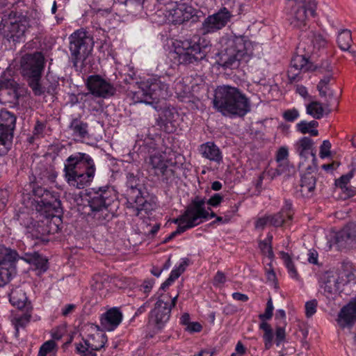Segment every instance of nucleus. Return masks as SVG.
I'll return each instance as SVG.
<instances>
[{"label": "nucleus", "instance_id": "f257e3e1", "mask_svg": "<svg viewBox=\"0 0 356 356\" xmlns=\"http://www.w3.org/2000/svg\"><path fill=\"white\" fill-rule=\"evenodd\" d=\"M257 44L245 36H230L222 39V47L217 54V63L225 68L236 69L246 64L254 56Z\"/></svg>", "mask_w": 356, "mask_h": 356}, {"label": "nucleus", "instance_id": "f03ea898", "mask_svg": "<svg viewBox=\"0 0 356 356\" xmlns=\"http://www.w3.org/2000/svg\"><path fill=\"white\" fill-rule=\"evenodd\" d=\"M93 159L87 154L76 152L64 162V178L71 187L82 189L89 186L95 175Z\"/></svg>", "mask_w": 356, "mask_h": 356}, {"label": "nucleus", "instance_id": "7ed1b4c3", "mask_svg": "<svg viewBox=\"0 0 356 356\" xmlns=\"http://www.w3.org/2000/svg\"><path fill=\"white\" fill-rule=\"evenodd\" d=\"M213 106L224 116H243L250 110V101L245 94L229 85L216 89Z\"/></svg>", "mask_w": 356, "mask_h": 356}, {"label": "nucleus", "instance_id": "20e7f679", "mask_svg": "<svg viewBox=\"0 0 356 356\" xmlns=\"http://www.w3.org/2000/svg\"><path fill=\"white\" fill-rule=\"evenodd\" d=\"M136 85V89L128 93L134 103L152 105L170 95L168 85L160 77L152 76L137 82Z\"/></svg>", "mask_w": 356, "mask_h": 356}, {"label": "nucleus", "instance_id": "39448f33", "mask_svg": "<svg viewBox=\"0 0 356 356\" xmlns=\"http://www.w3.org/2000/svg\"><path fill=\"white\" fill-rule=\"evenodd\" d=\"M206 201L204 199H195L191 205L179 218L175 220L177 224V229L172 232L164 241L165 243L170 241L177 234H180L187 229L194 227L202 222V220H209L214 218L216 214L210 208L205 209Z\"/></svg>", "mask_w": 356, "mask_h": 356}, {"label": "nucleus", "instance_id": "423d86ee", "mask_svg": "<svg viewBox=\"0 0 356 356\" xmlns=\"http://www.w3.org/2000/svg\"><path fill=\"white\" fill-rule=\"evenodd\" d=\"M115 195L113 190L99 189L95 191L88 200V206L93 218L99 220H109L113 216V204Z\"/></svg>", "mask_w": 356, "mask_h": 356}, {"label": "nucleus", "instance_id": "0eeeda50", "mask_svg": "<svg viewBox=\"0 0 356 356\" xmlns=\"http://www.w3.org/2000/svg\"><path fill=\"white\" fill-rule=\"evenodd\" d=\"M175 51L181 64L193 63L206 57L205 48H201L200 44L192 40H175L173 43Z\"/></svg>", "mask_w": 356, "mask_h": 356}, {"label": "nucleus", "instance_id": "6e6552de", "mask_svg": "<svg viewBox=\"0 0 356 356\" xmlns=\"http://www.w3.org/2000/svg\"><path fill=\"white\" fill-rule=\"evenodd\" d=\"M35 194L38 196L40 200L36 201L39 204L44 207L49 216H51V219H47V223L49 222L50 229L48 231L49 233L57 232L59 229L58 224L60 222V218L56 215L59 213L60 209V201L49 191L44 190L42 188H38L35 191Z\"/></svg>", "mask_w": 356, "mask_h": 356}, {"label": "nucleus", "instance_id": "1a4fd4ad", "mask_svg": "<svg viewBox=\"0 0 356 356\" xmlns=\"http://www.w3.org/2000/svg\"><path fill=\"white\" fill-rule=\"evenodd\" d=\"M92 38L83 30L74 32L70 37V51L76 65L81 58L85 59L93 49Z\"/></svg>", "mask_w": 356, "mask_h": 356}, {"label": "nucleus", "instance_id": "9d476101", "mask_svg": "<svg viewBox=\"0 0 356 356\" xmlns=\"http://www.w3.org/2000/svg\"><path fill=\"white\" fill-rule=\"evenodd\" d=\"M147 170L151 175L168 179L172 175V170L170 169L172 164L165 152L154 149L150 152L145 160Z\"/></svg>", "mask_w": 356, "mask_h": 356}, {"label": "nucleus", "instance_id": "9b49d317", "mask_svg": "<svg viewBox=\"0 0 356 356\" xmlns=\"http://www.w3.org/2000/svg\"><path fill=\"white\" fill-rule=\"evenodd\" d=\"M177 298L178 295L172 298L167 296L159 298L150 312L149 323L159 329L161 328L169 320L171 309L175 306Z\"/></svg>", "mask_w": 356, "mask_h": 356}, {"label": "nucleus", "instance_id": "f8f14e48", "mask_svg": "<svg viewBox=\"0 0 356 356\" xmlns=\"http://www.w3.org/2000/svg\"><path fill=\"white\" fill-rule=\"evenodd\" d=\"M127 186L128 189L127 195L128 196V202L131 207L136 211L138 216L143 211L147 212L150 209V204L148 203L141 195L140 190L138 188L139 179L132 173H128L127 175Z\"/></svg>", "mask_w": 356, "mask_h": 356}, {"label": "nucleus", "instance_id": "ddd939ff", "mask_svg": "<svg viewBox=\"0 0 356 356\" xmlns=\"http://www.w3.org/2000/svg\"><path fill=\"white\" fill-rule=\"evenodd\" d=\"M44 63V57L42 53L26 54L20 60L21 73L28 78H41Z\"/></svg>", "mask_w": 356, "mask_h": 356}, {"label": "nucleus", "instance_id": "4468645a", "mask_svg": "<svg viewBox=\"0 0 356 356\" xmlns=\"http://www.w3.org/2000/svg\"><path fill=\"white\" fill-rule=\"evenodd\" d=\"M16 124L15 115L6 110L0 111V154L8 151V145L13 138Z\"/></svg>", "mask_w": 356, "mask_h": 356}, {"label": "nucleus", "instance_id": "2eb2a0df", "mask_svg": "<svg viewBox=\"0 0 356 356\" xmlns=\"http://www.w3.org/2000/svg\"><path fill=\"white\" fill-rule=\"evenodd\" d=\"M17 257L16 251L0 245V287L5 286L15 273L14 263Z\"/></svg>", "mask_w": 356, "mask_h": 356}, {"label": "nucleus", "instance_id": "dca6fc26", "mask_svg": "<svg viewBox=\"0 0 356 356\" xmlns=\"http://www.w3.org/2000/svg\"><path fill=\"white\" fill-rule=\"evenodd\" d=\"M232 17L231 12L227 8H221L217 13L205 18L201 27L202 33H212L222 29L230 21Z\"/></svg>", "mask_w": 356, "mask_h": 356}, {"label": "nucleus", "instance_id": "f3484780", "mask_svg": "<svg viewBox=\"0 0 356 356\" xmlns=\"http://www.w3.org/2000/svg\"><path fill=\"white\" fill-rule=\"evenodd\" d=\"M195 9L186 3H171L165 10V17L169 22L182 24L195 15Z\"/></svg>", "mask_w": 356, "mask_h": 356}, {"label": "nucleus", "instance_id": "a211bd4d", "mask_svg": "<svg viewBox=\"0 0 356 356\" xmlns=\"http://www.w3.org/2000/svg\"><path fill=\"white\" fill-rule=\"evenodd\" d=\"M87 86L90 92L98 97L108 98L115 92L113 86L98 75L88 77Z\"/></svg>", "mask_w": 356, "mask_h": 356}, {"label": "nucleus", "instance_id": "6ab92c4d", "mask_svg": "<svg viewBox=\"0 0 356 356\" xmlns=\"http://www.w3.org/2000/svg\"><path fill=\"white\" fill-rule=\"evenodd\" d=\"M327 39L325 36L315 31H310L306 39L301 41L298 47L299 52H305L306 55L310 56L316 54L321 49L327 45Z\"/></svg>", "mask_w": 356, "mask_h": 356}, {"label": "nucleus", "instance_id": "aec40b11", "mask_svg": "<svg viewBox=\"0 0 356 356\" xmlns=\"http://www.w3.org/2000/svg\"><path fill=\"white\" fill-rule=\"evenodd\" d=\"M29 27L28 18L19 17L14 22H10L3 28L4 36L13 42H19L24 37L27 28Z\"/></svg>", "mask_w": 356, "mask_h": 356}, {"label": "nucleus", "instance_id": "412c9836", "mask_svg": "<svg viewBox=\"0 0 356 356\" xmlns=\"http://www.w3.org/2000/svg\"><path fill=\"white\" fill-rule=\"evenodd\" d=\"M323 68L325 69V74L322 79H321L318 84L317 85V89L321 97L335 102L336 105H337V98L334 90L331 88V86L334 81L332 73L333 67L330 64L327 63L325 66Z\"/></svg>", "mask_w": 356, "mask_h": 356}, {"label": "nucleus", "instance_id": "4be33fe9", "mask_svg": "<svg viewBox=\"0 0 356 356\" xmlns=\"http://www.w3.org/2000/svg\"><path fill=\"white\" fill-rule=\"evenodd\" d=\"M17 84L11 79H0V104H16L18 99Z\"/></svg>", "mask_w": 356, "mask_h": 356}, {"label": "nucleus", "instance_id": "5701e85b", "mask_svg": "<svg viewBox=\"0 0 356 356\" xmlns=\"http://www.w3.org/2000/svg\"><path fill=\"white\" fill-rule=\"evenodd\" d=\"M305 54H297L294 56L291 61L288 70V77L291 81L299 80V75L302 70H307L308 58L309 56Z\"/></svg>", "mask_w": 356, "mask_h": 356}, {"label": "nucleus", "instance_id": "b1692460", "mask_svg": "<svg viewBox=\"0 0 356 356\" xmlns=\"http://www.w3.org/2000/svg\"><path fill=\"white\" fill-rule=\"evenodd\" d=\"M122 314L116 307L111 308L105 312L101 317V325L106 331L114 330L121 323Z\"/></svg>", "mask_w": 356, "mask_h": 356}, {"label": "nucleus", "instance_id": "393cba45", "mask_svg": "<svg viewBox=\"0 0 356 356\" xmlns=\"http://www.w3.org/2000/svg\"><path fill=\"white\" fill-rule=\"evenodd\" d=\"M291 9L289 13V21L296 28H302L306 24V8L303 3L292 2Z\"/></svg>", "mask_w": 356, "mask_h": 356}, {"label": "nucleus", "instance_id": "a878e982", "mask_svg": "<svg viewBox=\"0 0 356 356\" xmlns=\"http://www.w3.org/2000/svg\"><path fill=\"white\" fill-rule=\"evenodd\" d=\"M356 321V302L344 306L340 311L337 322L342 328L351 327Z\"/></svg>", "mask_w": 356, "mask_h": 356}, {"label": "nucleus", "instance_id": "bb28decb", "mask_svg": "<svg viewBox=\"0 0 356 356\" xmlns=\"http://www.w3.org/2000/svg\"><path fill=\"white\" fill-rule=\"evenodd\" d=\"M333 105H336V103L329 99H325L324 106L319 102L313 101L307 105L306 112L314 119L319 120L323 118L325 113L327 114L331 112L330 107Z\"/></svg>", "mask_w": 356, "mask_h": 356}, {"label": "nucleus", "instance_id": "cd10ccee", "mask_svg": "<svg viewBox=\"0 0 356 356\" xmlns=\"http://www.w3.org/2000/svg\"><path fill=\"white\" fill-rule=\"evenodd\" d=\"M199 152L202 157L211 161L220 163L222 161V155L220 149L213 142H207L201 145Z\"/></svg>", "mask_w": 356, "mask_h": 356}, {"label": "nucleus", "instance_id": "c85d7f7f", "mask_svg": "<svg viewBox=\"0 0 356 356\" xmlns=\"http://www.w3.org/2000/svg\"><path fill=\"white\" fill-rule=\"evenodd\" d=\"M337 243L339 245H349L356 241V224L350 222L346 225L336 236Z\"/></svg>", "mask_w": 356, "mask_h": 356}, {"label": "nucleus", "instance_id": "c756f323", "mask_svg": "<svg viewBox=\"0 0 356 356\" xmlns=\"http://www.w3.org/2000/svg\"><path fill=\"white\" fill-rule=\"evenodd\" d=\"M322 288L327 294H333L339 291L343 286L337 273L328 272L324 275Z\"/></svg>", "mask_w": 356, "mask_h": 356}, {"label": "nucleus", "instance_id": "7c9ffc66", "mask_svg": "<svg viewBox=\"0 0 356 356\" xmlns=\"http://www.w3.org/2000/svg\"><path fill=\"white\" fill-rule=\"evenodd\" d=\"M296 152L302 157L306 159L310 154L315 159L314 152V141L309 137L305 136L300 138L294 145Z\"/></svg>", "mask_w": 356, "mask_h": 356}, {"label": "nucleus", "instance_id": "2f4dec72", "mask_svg": "<svg viewBox=\"0 0 356 356\" xmlns=\"http://www.w3.org/2000/svg\"><path fill=\"white\" fill-rule=\"evenodd\" d=\"M22 259L30 264L35 270H39L40 273L45 272L48 268L47 259L38 252L26 253Z\"/></svg>", "mask_w": 356, "mask_h": 356}, {"label": "nucleus", "instance_id": "473e14b6", "mask_svg": "<svg viewBox=\"0 0 356 356\" xmlns=\"http://www.w3.org/2000/svg\"><path fill=\"white\" fill-rule=\"evenodd\" d=\"M316 186V177L311 173L304 175L301 178L300 192L306 197H312Z\"/></svg>", "mask_w": 356, "mask_h": 356}, {"label": "nucleus", "instance_id": "72a5a7b5", "mask_svg": "<svg viewBox=\"0 0 356 356\" xmlns=\"http://www.w3.org/2000/svg\"><path fill=\"white\" fill-rule=\"evenodd\" d=\"M189 264V260L187 258L181 259V262L177 266H175L171 271L169 277L161 285V288L169 286L175 280H177L186 270Z\"/></svg>", "mask_w": 356, "mask_h": 356}, {"label": "nucleus", "instance_id": "f704fd0d", "mask_svg": "<svg viewBox=\"0 0 356 356\" xmlns=\"http://www.w3.org/2000/svg\"><path fill=\"white\" fill-rule=\"evenodd\" d=\"M318 126V122L316 120H302L296 124V129L302 134H309L310 136H316L318 135V131L316 129Z\"/></svg>", "mask_w": 356, "mask_h": 356}, {"label": "nucleus", "instance_id": "c9c22d12", "mask_svg": "<svg viewBox=\"0 0 356 356\" xmlns=\"http://www.w3.org/2000/svg\"><path fill=\"white\" fill-rule=\"evenodd\" d=\"M87 128V124L78 119H74L70 125L72 136L76 140L84 138L88 135Z\"/></svg>", "mask_w": 356, "mask_h": 356}, {"label": "nucleus", "instance_id": "e433bc0d", "mask_svg": "<svg viewBox=\"0 0 356 356\" xmlns=\"http://www.w3.org/2000/svg\"><path fill=\"white\" fill-rule=\"evenodd\" d=\"M352 42L353 40L350 31L346 29L339 32L337 37L339 47L342 51H348L354 56L355 51L350 50Z\"/></svg>", "mask_w": 356, "mask_h": 356}, {"label": "nucleus", "instance_id": "4c0bfd02", "mask_svg": "<svg viewBox=\"0 0 356 356\" xmlns=\"http://www.w3.org/2000/svg\"><path fill=\"white\" fill-rule=\"evenodd\" d=\"M86 341L88 347L91 350H99L103 348L106 342V337L104 334L100 333H96L95 334L88 335Z\"/></svg>", "mask_w": 356, "mask_h": 356}, {"label": "nucleus", "instance_id": "58836bf2", "mask_svg": "<svg viewBox=\"0 0 356 356\" xmlns=\"http://www.w3.org/2000/svg\"><path fill=\"white\" fill-rule=\"evenodd\" d=\"M10 302L13 306L19 309L23 308L27 300L26 293L20 288H16L11 291L9 294Z\"/></svg>", "mask_w": 356, "mask_h": 356}, {"label": "nucleus", "instance_id": "ea45409f", "mask_svg": "<svg viewBox=\"0 0 356 356\" xmlns=\"http://www.w3.org/2000/svg\"><path fill=\"white\" fill-rule=\"evenodd\" d=\"M280 255L281 259L283 260L286 268H287L289 276L292 279L296 281H299L300 275L290 255L285 252H280Z\"/></svg>", "mask_w": 356, "mask_h": 356}, {"label": "nucleus", "instance_id": "a19ab883", "mask_svg": "<svg viewBox=\"0 0 356 356\" xmlns=\"http://www.w3.org/2000/svg\"><path fill=\"white\" fill-rule=\"evenodd\" d=\"M337 273L340 279V283L342 284L343 286L355 280V275L354 271L349 265L343 266L342 268Z\"/></svg>", "mask_w": 356, "mask_h": 356}, {"label": "nucleus", "instance_id": "79ce46f5", "mask_svg": "<svg viewBox=\"0 0 356 356\" xmlns=\"http://www.w3.org/2000/svg\"><path fill=\"white\" fill-rule=\"evenodd\" d=\"M259 329L264 331L263 339L265 348L270 349L273 345V332L270 325L266 322H261L259 324Z\"/></svg>", "mask_w": 356, "mask_h": 356}, {"label": "nucleus", "instance_id": "37998d69", "mask_svg": "<svg viewBox=\"0 0 356 356\" xmlns=\"http://www.w3.org/2000/svg\"><path fill=\"white\" fill-rule=\"evenodd\" d=\"M56 352V343L54 340H49L40 346L38 356H55Z\"/></svg>", "mask_w": 356, "mask_h": 356}, {"label": "nucleus", "instance_id": "c03bdc74", "mask_svg": "<svg viewBox=\"0 0 356 356\" xmlns=\"http://www.w3.org/2000/svg\"><path fill=\"white\" fill-rule=\"evenodd\" d=\"M272 238V236H268L267 240L261 241L259 244V249L262 254H264L265 256L268 257L270 259L273 258L274 256L272 247L270 245Z\"/></svg>", "mask_w": 356, "mask_h": 356}, {"label": "nucleus", "instance_id": "a18cd8bd", "mask_svg": "<svg viewBox=\"0 0 356 356\" xmlns=\"http://www.w3.org/2000/svg\"><path fill=\"white\" fill-rule=\"evenodd\" d=\"M289 149L286 146L280 147L276 154V161L280 165H285L288 162Z\"/></svg>", "mask_w": 356, "mask_h": 356}, {"label": "nucleus", "instance_id": "49530a36", "mask_svg": "<svg viewBox=\"0 0 356 356\" xmlns=\"http://www.w3.org/2000/svg\"><path fill=\"white\" fill-rule=\"evenodd\" d=\"M29 86L33 90L35 95H40L44 92V88L40 85V81L41 78H29Z\"/></svg>", "mask_w": 356, "mask_h": 356}, {"label": "nucleus", "instance_id": "de8ad7c7", "mask_svg": "<svg viewBox=\"0 0 356 356\" xmlns=\"http://www.w3.org/2000/svg\"><path fill=\"white\" fill-rule=\"evenodd\" d=\"M273 309L274 307L273 305V301L272 299L270 298L267 302L265 312L259 315V319H261L262 322H266V321L270 319L273 316Z\"/></svg>", "mask_w": 356, "mask_h": 356}, {"label": "nucleus", "instance_id": "09e8293b", "mask_svg": "<svg viewBox=\"0 0 356 356\" xmlns=\"http://www.w3.org/2000/svg\"><path fill=\"white\" fill-rule=\"evenodd\" d=\"M353 177V172H350L346 175H342L339 179L336 181V186L341 189H347L348 184Z\"/></svg>", "mask_w": 356, "mask_h": 356}, {"label": "nucleus", "instance_id": "8fccbe9b", "mask_svg": "<svg viewBox=\"0 0 356 356\" xmlns=\"http://www.w3.org/2000/svg\"><path fill=\"white\" fill-rule=\"evenodd\" d=\"M300 116L299 111L296 108L286 110L283 113V118L286 121L293 122Z\"/></svg>", "mask_w": 356, "mask_h": 356}, {"label": "nucleus", "instance_id": "3c124183", "mask_svg": "<svg viewBox=\"0 0 356 356\" xmlns=\"http://www.w3.org/2000/svg\"><path fill=\"white\" fill-rule=\"evenodd\" d=\"M227 281V277L225 273L221 271H218L213 277V284L216 287L221 288Z\"/></svg>", "mask_w": 356, "mask_h": 356}, {"label": "nucleus", "instance_id": "603ef678", "mask_svg": "<svg viewBox=\"0 0 356 356\" xmlns=\"http://www.w3.org/2000/svg\"><path fill=\"white\" fill-rule=\"evenodd\" d=\"M270 219V225L275 227L281 226L285 221L286 217L281 213H278L274 216H268Z\"/></svg>", "mask_w": 356, "mask_h": 356}, {"label": "nucleus", "instance_id": "864d4df0", "mask_svg": "<svg viewBox=\"0 0 356 356\" xmlns=\"http://www.w3.org/2000/svg\"><path fill=\"white\" fill-rule=\"evenodd\" d=\"M331 143L329 140H324L320 147V157L324 159L330 154Z\"/></svg>", "mask_w": 356, "mask_h": 356}, {"label": "nucleus", "instance_id": "5fc2aeb1", "mask_svg": "<svg viewBox=\"0 0 356 356\" xmlns=\"http://www.w3.org/2000/svg\"><path fill=\"white\" fill-rule=\"evenodd\" d=\"M317 302L315 300L307 302L305 304V314L307 317H311L316 312Z\"/></svg>", "mask_w": 356, "mask_h": 356}, {"label": "nucleus", "instance_id": "6e6d98bb", "mask_svg": "<svg viewBox=\"0 0 356 356\" xmlns=\"http://www.w3.org/2000/svg\"><path fill=\"white\" fill-rule=\"evenodd\" d=\"M292 203L290 200H285L284 205L282 207L281 213L283 216H284L288 219L291 220L292 218L293 213H292Z\"/></svg>", "mask_w": 356, "mask_h": 356}, {"label": "nucleus", "instance_id": "4d7b16f0", "mask_svg": "<svg viewBox=\"0 0 356 356\" xmlns=\"http://www.w3.org/2000/svg\"><path fill=\"white\" fill-rule=\"evenodd\" d=\"M223 200V196L220 193H216L212 195L207 202L209 206L216 207L219 206Z\"/></svg>", "mask_w": 356, "mask_h": 356}, {"label": "nucleus", "instance_id": "13d9d810", "mask_svg": "<svg viewBox=\"0 0 356 356\" xmlns=\"http://www.w3.org/2000/svg\"><path fill=\"white\" fill-rule=\"evenodd\" d=\"M45 129V124L40 121H38L35 125L33 134L35 138H40L43 136Z\"/></svg>", "mask_w": 356, "mask_h": 356}, {"label": "nucleus", "instance_id": "bf43d9fd", "mask_svg": "<svg viewBox=\"0 0 356 356\" xmlns=\"http://www.w3.org/2000/svg\"><path fill=\"white\" fill-rule=\"evenodd\" d=\"M275 341L277 346L280 345V343L284 340L285 339V330L282 327H277L276 328L275 332Z\"/></svg>", "mask_w": 356, "mask_h": 356}, {"label": "nucleus", "instance_id": "052dcab7", "mask_svg": "<svg viewBox=\"0 0 356 356\" xmlns=\"http://www.w3.org/2000/svg\"><path fill=\"white\" fill-rule=\"evenodd\" d=\"M267 225H270L268 216L257 219L255 222V228L258 229H263Z\"/></svg>", "mask_w": 356, "mask_h": 356}, {"label": "nucleus", "instance_id": "680f3d73", "mask_svg": "<svg viewBox=\"0 0 356 356\" xmlns=\"http://www.w3.org/2000/svg\"><path fill=\"white\" fill-rule=\"evenodd\" d=\"M202 325L197 322H191L186 327L189 332H199L202 330Z\"/></svg>", "mask_w": 356, "mask_h": 356}, {"label": "nucleus", "instance_id": "e2e57ef3", "mask_svg": "<svg viewBox=\"0 0 356 356\" xmlns=\"http://www.w3.org/2000/svg\"><path fill=\"white\" fill-rule=\"evenodd\" d=\"M76 305L74 304L66 305L61 309V314L63 316H67L74 311Z\"/></svg>", "mask_w": 356, "mask_h": 356}, {"label": "nucleus", "instance_id": "0e129e2a", "mask_svg": "<svg viewBox=\"0 0 356 356\" xmlns=\"http://www.w3.org/2000/svg\"><path fill=\"white\" fill-rule=\"evenodd\" d=\"M307 261L312 264H317L318 263V253L314 250H310L307 254Z\"/></svg>", "mask_w": 356, "mask_h": 356}, {"label": "nucleus", "instance_id": "69168bd1", "mask_svg": "<svg viewBox=\"0 0 356 356\" xmlns=\"http://www.w3.org/2000/svg\"><path fill=\"white\" fill-rule=\"evenodd\" d=\"M87 341L86 339H84L83 342L79 343L76 344V348L77 352L80 353H85L86 351L90 350L88 346H86Z\"/></svg>", "mask_w": 356, "mask_h": 356}, {"label": "nucleus", "instance_id": "338daca9", "mask_svg": "<svg viewBox=\"0 0 356 356\" xmlns=\"http://www.w3.org/2000/svg\"><path fill=\"white\" fill-rule=\"evenodd\" d=\"M232 296L234 300L238 301L246 302L248 300V296L241 293L235 292L233 293Z\"/></svg>", "mask_w": 356, "mask_h": 356}, {"label": "nucleus", "instance_id": "774afa93", "mask_svg": "<svg viewBox=\"0 0 356 356\" xmlns=\"http://www.w3.org/2000/svg\"><path fill=\"white\" fill-rule=\"evenodd\" d=\"M235 351L237 355H243L246 352V348L241 341H238L236 345Z\"/></svg>", "mask_w": 356, "mask_h": 356}]
</instances>
